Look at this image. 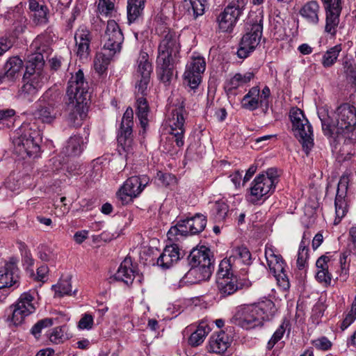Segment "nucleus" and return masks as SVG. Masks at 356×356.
Returning <instances> with one entry per match:
<instances>
[{"mask_svg": "<svg viewBox=\"0 0 356 356\" xmlns=\"http://www.w3.org/2000/svg\"><path fill=\"white\" fill-rule=\"evenodd\" d=\"M12 46L13 43L9 39L4 38H0V56L8 51Z\"/></svg>", "mask_w": 356, "mask_h": 356, "instance_id": "nucleus-60", "label": "nucleus"}, {"mask_svg": "<svg viewBox=\"0 0 356 356\" xmlns=\"http://www.w3.org/2000/svg\"><path fill=\"white\" fill-rule=\"evenodd\" d=\"M98 9L106 15L111 14L114 10V4L110 0H99Z\"/></svg>", "mask_w": 356, "mask_h": 356, "instance_id": "nucleus-51", "label": "nucleus"}, {"mask_svg": "<svg viewBox=\"0 0 356 356\" xmlns=\"http://www.w3.org/2000/svg\"><path fill=\"white\" fill-rule=\"evenodd\" d=\"M23 79L24 81L27 80L31 83L34 84L39 90L47 81V76L44 74L43 71H36L30 74H28L27 71H26Z\"/></svg>", "mask_w": 356, "mask_h": 356, "instance_id": "nucleus-42", "label": "nucleus"}, {"mask_svg": "<svg viewBox=\"0 0 356 356\" xmlns=\"http://www.w3.org/2000/svg\"><path fill=\"white\" fill-rule=\"evenodd\" d=\"M273 275L276 277L280 286L282 287L284 289H288L289 288L290 284L284 268V270L282 272H277V273H273Z\"/></svg>", "mask_w": 356, "mask_h": 356, "instance_id": "nucleus-52", "label": "nucleus"}, {"mask_svg": "<svg viewBox=\"0 0 356 356\" xmlns=\"http://www.w3.org/2000/svg\"><path fill=\"white\" fill-rule=\"evenodd\" d=\"M147 183L146 176H132L124 181L116 195L122 205L128 204L141 193Z\"/></svg>", "mask_w": 356, "mask_h": 356, "instance_id": "nucleus-10", "label": "nucleus"}, {"mask_svg": "<svg viewBox=\"0 0 356 356\" xmlns=\"http://www.w3.org/2000/svg\"><path fill=\"white\" fill-rule=\"evenodd\" d=\"M23 61L18 56L10 57L4 65L3 76L9 81H14L21 76Z\"/></svg>", "mask_w": 356, "mask_h": 356, "instance_id": "nucleus-29", "label": "nucleus"}, {"mask_svg": "<svg viewBox=\"0 0 356 356\" xmlns=\"http://www.w3.org/2000/svg\"><path fill=\"white\" fill-rule=\"evenodd\" d=\"M138 79H139L137 80L136 83V92L137 95H141L142 97H138L136 99V115L141 127L145 131L148 125L147 115L149 113V106L144 96L147 94V86L149 83L150 77L138 76Z\"/></svg>", "mask_w": 356, "mask_h": 356, "instance_id": "nucleus-16", "label": "nucleus"}, {"mask_svg": "<svg viewBox=\"0 0 356 356\" xmlns=\"http://www.w3.org/2000/svg\"><path fill=\"white\" fill-rule=\"evenodd\" d=\"M83 140L80 136H74L69 138L63 148V153L67 156L79 155L83 150Z\"/></svg>", "mask_w": 356, "mask_h": 356, "instance_id": "nucleus-36", "label": "nucleus"}, {"mask_svg": "<svg viewBox=\"0 0 356 356\" xmlns=\"http://www.w3.org/2000/svg\"><path fill=\"white\" fill-rule=\"evenodd\" d=\"M329 261L330 258L328 257L322 255L316 262V268L318 269L316 275V280L325 286H330L332 281V275L328 270Z\"/></svg>", "mask_w": 356, "mask_h": 356, "instance_id": "nucleus-30", "label": "nucleus"}, {"mask_svg": "<svg viewBox=\"0 0 356 356\" xmlns=\"http://www.w3.org/2000/svg\"><path fill=\"white\" fill-rule=\"evenodd\" d=\"M348 177L343 175L339 181L337 195L334 200L336 218L334 225H338L341 219L346 216L348 209L345 197L348 189Z\"/></svg>", "mask_w": 356, "mask_h": 356, "instance_id": "nucleus-19", "label": "nucleus"}, {"mask_svg": "<svg viewBox=\"0 0 356 356\" xmlns=\"http://www.w3.org/2000/svg\"><path fill=\"white\" fill-rule=\"evenodd\" d=\"M263 12L250 13L245 23V33L242 37L237 55L241 58H247L259 45L263 32Z\"/></svg>", "mask_w": 356, "mask_h": 356, "instance_id": "nucleus-6", "label": "nucleus"}, {"mask_svg": "<svg viewBox=\"0 0 356 356\" xmlns=\"http://www.w3.org/2000/svg\"><path fill=\"white\" fill-rule=\"evenodd\" d=\"M270 95V90L268 86H265L261 95V100H260V106L265 107V112L268 110V98Z\"/></svg>", "mask_w": 356, "mask_h": 356, "instance_id": "nucleus-59", "label": "nucleus"}, {"mask_svg": "<svg viewBox=\"0 0 356 356\" xmlns=\"http://www.w3.org/2000/svg\"><path fill=\"white\" fill-rule=\"evenodd\" d=\"M184 7L190 12L191 10L195 18L204 13L207 0H184Z\"/></svg>", "mask_w": 356, "mask_h": 356, "instance_id": "nucleus-41", "label": "nucleus"}, {"mask_svg": "<svg viewBox=\"0 0 356 356\" xmlns=\"http://www.w3.org/2000/svg\"><path fill=\"white\" fill-rule=\"evenodd\" d=\"M134 111L131 108L129 107L124 112L120 130L118 135V143L119 147L124 152L129 153L132 149L133 145V134L132 127L134 125Z\"/></svg>", "mask_w": 356, "mask_h": 356, "instance_id": "nucleus-15", "label": "nucleus"}, {"mask_svg": "<svg viewBox=\"0 0 356 356\" xmlns=\"http://www.w3.org/2000/svg\"><path fill=\"white\" fill-rule=\"evenodd\" d=\"M48 267L47 265H42L37 269V279L39 281H44L47 273Z\"/></svg>", "mask_w": 356, "mask_h": 356, "instance_id": "nucleus-63", "label": "nucleus"}, {"mask_svg": "<svg viewBox=\"0 0 356 356\" xmlns=\"http://www.w3.org/2000/svg\"><path fill=\"white\" fill-rule=\"evenodd\" d=\"M356 319V312L354 309H350V312L346 315L345 318L341 324V329L342 331L348 327Z\"/></svg>", "mask_w": 356, "mask_h": 356, "instance_id": "nucleus-55", "label": "nucleus"}, {"mask_svg": "<svg viewBox=\"0 0 356 356\" xmlns=\"http://www.w3.org/2000/svg\"><path fill=\"white\" fill-rule=\"evenodd\" d=\"M248 0H233L218 17L220 29L231 32L238 17L245 9Z\"/></svg>", "mask_w": 356, "mask_h": 356, "instance_id": "nucleus-11", "label": "nucleus"}, {"mask_svg": "<svg viewBox=\"0 0 356 356\" xmlns=\"http://www.w3.org/2000/svg\"><path fill=\"white\" fill-rule=\"evenodd\" d=\"M242 107L249 111L256 110L260 105V100L257 98L250 97L245 100V97L241 100Z\"/></svg>", "mask_w": 356, "mask_h": 356, "instance_id": "nucleus-50", "label": "nucleus"}, {"mask_svg": "<svg viewBox=\"0 0 356 356\" xmlns=\"http://www.w3.org/2000/svg\"><path fill=\"white\" fill-rule=\"evenodd\" d=\"M13 138L14 151L22 159L39 156L41 134L35 122H24L17 130Z\"/></svg>", "mask_w": 356, "mask_h": 356, "instance_id": "nucleus-5", "label": "nucleus"}, {"mask_svg": "<svg viewBox=\"0 0 356 356\" xmlns=\"http://www.w3.org/2000/svg\"><path fill=\"white\" fill-rule=\"evenodd\" d=\"M74 40L77 47V56L80 59L87 58L90 52L91 33L86 27H79L75 32Z\"/></svg>", "mask_w": 356, "mask_h": 356, "instance_id": "nucleus-22", "label": "nucleus"}, {"mask_svg": "<svg viewBox=\"0 0 356 356\" xmlns=\"http://www.w3.org/2000/svg\"><path fill=\"white\" fill-rule=\"evenodd\" d=\"M228 267L226 262H220L217 272L216 284L222 297L231 296L237 290L248 288L251 284L248 280H238L233 274V269Z\"/></svg>", "mask_w": 356, "mask_h": 356, "instance_id": "nucleus-8", "label": "nucleus"}, {"mask_svg": "<svg viewBox=\"0 0 356 356\" xmlns=\"http://www.w3.org/2000/svg\"><path fill=\"white\" fill-rule=\"evenodd\" d=\"M251 253L245 246L236 247L232 250V253L228 259H222L220 262H226L229 268L234 269L241 264H250Z\"/></svg>", "mask_w": 356, "mask_h": 356, "instance_id": "nucleus-24", "label": "nucleus"}, {"mask_svg": "<svg viewBox=\"0 0 356 356\" xmlns=\"http://www.w3.org/2000/svg\"><path fill=\"white\" fill-rule=\"evenodd\" d=\"M209 327L204 323H200L196 330L191 334L188 339L189 343L193 346L201 344L207 334L209 332Z\"/></svg>", "mask_w": 356, "mask_h": 356, "instance_id": "nucleus-39", "label": "nucleus"}, {"mask_svg": "<svg viewBox=\"0 0 356 356\" xmlns=\"http://www.w3.org/2000/svg\"><path fill=\"white\" fill-rule=\"evenodd\" d=\"M313 344L316 348L323 350H327L332 346L331 342L325 337L314 340Z\"/></svg>", "mask_w": 356, "mask_h": 356, "instance_id": "nucleus-56", "label": "nucleus"}, {"mask_svg": "<svg viewBox=\"0 0 356 356\" xmlns=\"http://www.w3.org/2000/svg\"><path fill=\"white\" fill-rule=\"evenodd\" d=\"M270 270L273 273H277L284 270L285 263L280 254H277L274 259H271L267 263Z\"/></svg>", "mask_w": 356, "mask_h": 356, "instance_id": "nucleus-48", "label": "nucleus"}, {"mask_svg": "<svg viewBox=\"0 0 356 356\" xmlns=\"http://www.w3.org/2000/svg\"><path fill=\"white\" fill-rule=\"evenodd\" d=\"M51 6L55 8L56 11L62 10L69 7L71 0H48Z\"/></svg>", "mask_w": 356, "mask_h": 356, "instance_id": "nucleus-57", "label": "nucleus"}, {"mask_svg": "<svg viewBox=\"0 0 356 356\" xmlns=\"http://www.w3.org/2000/svg\"><path fill=\"white\" fill-rule=\"evenodd\" d=\"M25 83L21 88V94L24 96V97H29V96L35 95L39 89L36 88L34 84L31 83L27 80L24 81Z\"/></svg>", "mask_w": 356, "mask_h": 356, "instance_id": "nucleus-49", "label": "nucleus"}, {"mask_svg": "<svg viewBox=\"0 0 356 356\" xmlns=\"http://www.w3.org/2000/svg\"><path fill=\"white\" fill-rule=\"evenodd\" d=\"M160 35L156 59V73L164 83H169L172 78L174 69L179 61L180 44L176 33L163 25L156 28Z\"/></svg>", "mask_w": 356, "mask_h": 356, "instance_id": "nucleus-1", "label": "nucleus"}, {"mask_svg": "<svg viewBox=\"0 0 356 356\" xmlns=\"http://www.w3.org/2000/svg\"><path fill=\"white\" fill-rule=\"evenodd\" d=\"M277 309L268 299L252 305L241 307L231 318V323L245 330L261 326L264 321L271 320Z\"/></svg>", "mask_w": 356, "mask_h": 356, "instance_id": "nucleus-4", "label": "nucleus"}, {"mask_svg": "<svg viewBox=\"0 0 356 356\" xmlns=\"http://www.w3.org/2000/svg\"><path fill=\"white\" fill-rule=\"evenodd\" d=\"M337 120L334 122L328 111L321 108L318 113L325 135L336 137L344 143L356 138V108L348 103L342 104L336 110Z\"/></svg>", "mask_w": 356, "mask_h": 356, "instance_id": "nucleus-2", "label": "nucleus"}, {"mask_svg": "<svg viewBox=\"0 0 356 356\" xmlns=\"http://www.w3.org/2000/svg\"><path fill=\"white\" fill-rule=\"evenodd\" d=\"M186 114L184 101L173 108L168 118V124L170 127V136L166 138L163 147L166 152H171L173 149L172 143L175 142L177 147L184 145V134L185 132L184 115Z\"/></svg>", "mask_w": 356, "mask_h": 356, "instance_id": "nucleus-7", "label": "nucleus"}, {"mask_svg": "<svg viewBox=\"0 0 356 356\" xmlns=\"http://www.w3.org/2000/svg\"><path fill=\"white\" fill-rule=\"evenodd\" d=\"M137 76L150 77L152 72V63L149 61V56L147 53H142L137 60Z\"/></svg>", "mask_w": 356, "mask_h": 356, "instance_id": "nucleus-38", "label": "nucleus"}, {"mask_svg": "<svg viewBox=\"0 0 356 356\" xmlns=\"http://www.w3.org/2000/svg\"><path fill=\"white\" fill-rule=\"evenodd\" d=\"M113 56V55H110V52H108V54L102 52L97 54L94 60V68L95 71L99 74L105 72L110 63L111 57Z\"/></svg>", "mask_w": 356, "mask_h": 356, "instance_id": "nucleus-40", "label": "nucleus"}, {"mask_svg": "<svg viewBox=\"0 0 356 356\" xmlns=\"http://www.w3.org/2000/svg\"><path fill=\"white\" fill-rule=\"evenodd\" d=\"M33 296L30 292H24L19 296L15 305L10 307L11 321L15 325L20 324L24 318L35 311Z\"/></svg>", "mask_w": 356, "mask_h": 356, "instance_id": "nucleus-17", "label": "nucleus"}, {"mask_svg": "<svg viewBox=\"0 0 356 356\" xmlns=\"http://www.w3.org/2000/svg\"><path fill=\"white\" fill-rule=\"evenodd\" d=\"M206 69V62L202 56H193L186 66L184 74V83L191 89H196L202 81Z\"/></svg>", "mask_w": 356, "mask_h": 356, "instance_id": "nucleus-13", "label": "nucleus"}, {"mask_svg": "<svg viewBox=\"0 0 356 356\" xmlns=\"http://www.w3.org/2000/svg\"><path fill=\"white\" fill-rule=\"evenodd\" d=\"M181 253L177 244L166 246L157 259V264L163 268H169L179 260Z\"/></svg>", "mask_w": 356, "mask_h": 356, "instance_id": "nucleus-26", "label": "nucleus"}, {"mask_svg": "<svg viewBox=\"0 0 356 356\" xmlns=\"http://www.w3.org/2000/svg\"><path fill=\"white\" fill-rule=\"evenodd\" d=\"M58 111L54 103L48 102L47 104L40 106L34 112L35 119L44 123H51L56 118Z\"/></svg>", "mask_w": 356, "mask_h": 356, "instance_id": "nucleus-33", "label": "nucleus"}, {"mask_svg": "<svg viewBox=\"0 0 356 356\" xmlns=\"http://www.w3.org/2000/svg\"><path fill=\"white\" fill-rule=\"evenodd\" d=\"M349 235L351 238L353 247L351 248L352 251L356 254V227H351L349 231Z\"/></svg>", "mask_w": 356, "mask_h": 356, "instance_id": "nucleus-64", "label": "nucleus"}, {"mask_svg": "<svg viewBox=\"0 0 356 356\" xmlns=\"http://www.w3.org/2000/svg\"><path fill=\"white\" fill-rule=\"evenodd\" d=\"M289 117L295 136L304 148L310 149L314 145L313 129L303 111L297 107L292 108L289 113Z\"/></svg>", "mask_w": 356, "mask_h": 356, "instance_id": "nucleus-9", "label": "nucleus"}, {"mask_svg": "<svg viewBox=\"0 0 356 356\" xmlns=\"http://www.w3.org/2000/svg\"><path fill=\"white\" fill-rule=\"evenodd\" d=\"M55 291V296L61 298L65 295H70L72 291L70 278H66L60 280V282L52 286Z\"/></svg>", "mask_w": 356, "mask_h": 356, "instance_id": "nucleus-43", "label": "nucleus"}, {"mask_svg": "<svg viewBox=\"0 0 356 356\" xmlns=\"http://www.w3.org/2000/svg\"><path fill=\"white\" fill-rule=\"evenodd\" d=\"M320 6L316 1L307 2L300 10V15L309 24H318Z\"/></svg>", "mask_w": 356, "mask_h": 356, "instance_id": "nucleus-31", "label": "nucleus"}, {"mask_svg": "<svg viewBox=\"0 0 356 356\" xmlns=\"http://www.w3.org/2000/svg\"><path fill=\"white\" fill-rule=\"evenodd\" d=\"M63 327H55L50 334L49 339L54 343H59L63 341L64 337Z\"/></svg>", "mask_w": 356, "mask_h": 356, "instance_id": "nucleus-54", "label": "nucleus"}, {"mask_svg": "<svg viewBox=\"0 0 356 356\" xmlns=\"http://www.w3.org/2000/svg\"><path fill=\"white\" fill-rule=\"evenodd\" d=\"M207 217L201 213H196L194 216L187 218L182 223H179L177 226L171 227L168 232V236L170 238L172 236L177 235L179 232L183 234L185 232L182 228L188 229L191 235L197 234L202 232L207 225Z\"/></svg>", "mask_w": 356, "mask_h": 356, "instance_id": "nucleus-18", "label": "nucleus"}, {"mask_svg": "<svg viewBox=\"0 0 356 356\" xmlns=\"http://www.w3.org/2000/svg\"><path fill=\"white\" fill-rule=\"evenodd\" d=\"M213 269L211 267L191 266V268L180 280V285L193 284L209 280Z\"/></svg>", "mask_w": 356, "mask_h": 356, "instance_id": "nucleus-21", "label": "nucleus"}, {"mask_svg": "<svg viewBox=\"0 0 356 356\" xmlns=\"http://www.w3.org/2000/svg\"><path fill=\"white\" fill-rule=\"evenodd\" d=\"M211 257L210 250L202 245L200 248H193L188 256L190 266L211 267L214 269L213 261Z\"/></svg>", "mask_w": 356, "mask_h": 356, "instance_id": "nucleus-23", "label": "nucleus"}, {"mask_svg": "<svg viewBox=\"0 0 356 356\" xmlns=\"http://www.w3.org/2000/svg\"><path fill=\"white\" fill-rule=\"evenodd\" d=\"M342 6L325 7V31L332 35H334L337 32V28L339 24V16L341 15Z\"/></svg>", "mask_w": 356, "mask_h": 356, "instance_id": "nucleus-28", "label": "nucleus"}, {"mask_svg": "<svg viewBox=\"0 0 356 356\" xmlns=\"http://www.w3.org/2000/svg\"><path fill=\"white\" fill-rule=\"evenodd\" d=\"M88 84L85 81L83 72L79 70L68 81L67 94L69 97L70 112L68 120L74 127L81 125L86 118L88 101Z\"/></svg>", "mask_w": 356, "mask_h": 356, "instance_id": "nucleus-3", "label": "nucleus"}, {"mask_svg": "<svg viewBox=\"0 0 356 356\" xmlns=\"http://www.w3.org/2000/svg\"><path fill=\"white\" fill-rule=\"evenodd\" d=\"M308 251V248H307L304 241H302L299 247L297 258V266L299 269H302L305 266L309 256Z\"/></svg>", "mask_w": 356, "mask_h": 356, "instance_id": "nucleus-47", "label": "nucleus"}, {"mask_svg": "<svg viewBox=\"0 0 356 356\" xmlns=\"http://www.w3.org/2000/svg\"><path fill=\"white\" fill-rule=\"evenodd\" d=\"M44 37L38 36L32 43V47L35 49V52L28 57L26 71L28 74L36 71H43L44 65V57H47L50 49L48 45L43 44Z\"/></svg>", "mask_w": 356, "mask_h": 356, "instance_id": "nucleus-14", "label": "nucleus"}, {"mask_svg": "<svg viewBox=\"0 0 356 356\" xmlns=\"http://www.w3.org/2000/svg\"><path fill=\"white\" fill-rule=\"evenodd\" d=\"M123 41L124 35L119 25L114 20H108L102 36L104 50L110 52V55H115L120 51Z\"/></svg>", "mask_w": 356, "mask_h": 356, "instance_id": "nucleus-12", "label": "nucleus"}, {"mask_svg": "<svg viewBox=\"0 0 356 356\" xmlns=\"http://www.w3.org/2000/svg\"><path fill=\"white\" fill-rule=\"evenodd\" d=\"M232 182L234 184L236 188L240 186L241 181L242 179V172L236 170L234 173L229 176Z\"/></svg>", "mask_w": 356, "mask_h": 356, "instance_id": "nucleus-62", "label": "nucleus"}, {"mask_svg": "<svg viewBox=\"0 0 356 356\" xmlns=\"http://www.w3.org/2000/svg\"><path fill=\"white\" fill-rule=\"evenodd\" d=\"M274 180L272 177L265 176L264 174L257 175L252 182L250 187V195L254 197L252 200L255 202L261 199L262 197L273 191Z\"/></svg>", "mask_w": 356, "mask_h": 356, "instance_id": "nucleus-20", "label": "nucleus"}, {"mask_svg": "<svg viewBox=\"0 0 356 356\" xmlns=\"http://www.w3.org/2000/svg\"><path fill=\"white\" fill-rule=\"evenodd\" d=\"M145 0H128L127 18L129 23L134 22L143 14Z\"/></svg>", "mask_w": 356, "mask_h": 356, "instance_id": "nucleus-37", "label": "nucleus"}, {"mask_svg": "<svg viewBox=\"0 0 356 356\" xmlns=\"http://www.w3.org/2000/svg\"><path fill=\"white\" fill-rule=\"evenodd\" d=\"M136 275V267L134 266L131 258L127 257L120 264L114 277L129 286L133 283Z\"/></svg>", "mask_w": 356, "mask_h": 356, "instance_id": "nucleus-25", "label": "nucleus"}, {"mask_svg": "<svg viewBox=\"0 0 356 356\" xmlns=\"http://www.w3.org/2000/svg\"><path fill=\"white\" fill-rule=\"evenodd\" d=\"M229 345L227 335L225 332H220L211 337L207 349L209 352L221 354L227 350Z\"/></svg>", "mask_w": 356, "mask_h": 356, "instance_id": "nucleus-32", "label": "nucleus"}, {"mask_svg": "<svg viewBox=\"0 0 356 356\" xmlns=\"http://www.w3.org/2000/svg\"><path fill=\"white\" fill-rule=\"evenodd\" d=\"M254 76L252 72H248L244 74L236 73L225 82V88L227 91H232L239 87L243 86L248 83Z\"/></svg>", "mask_w": 356, "mask_h": 356, "instance_id": "nucleus-35", "label": "nucleus"}, {"mask_svg": "<svg viewBox=\"0 0 356 356\" xmlns=\"http://www.w3.org/2000/svg\"><path fill=\"white\" fill-rule=\"evenodd\" d=\"M341 49L339 46H334V47L327 50L323 56L322 64L325 67H329L334 65L336 62Z\"/></svg>", "mask_w": 356, "mask_h": 356, "instance_id": "nucleus-44", "label": "nucleus"}, {"mask_svg": "<svg viewBox=\"0 0 356 356\" xmlns=\"http://www.w3.org/2000/svg\"><path fill=\"white\" fill-rule=\"evenodd\" d=\"M286 325L287 323L286 322H283L273 333L271 339L267 343L266 348L268 350H271L275 346V345L283 337L286 332Z\"/></svg>", "mask_w": 356, "mask_h": 356, "instance_id": "nucleus-46", "label": "nucleus"}, {"mask_svg": "<svg viewBox=\"0 0 356 356\" xmlns=\"http://www.w3.org/2000/svg\"><path fill=\"white\" fill-rule=\"evenodd\" d=\"M33 22L36 26L46 25L49 22V9L46 6L33 14Z\"/></svg>", "mask_w": 356, "mask_h": 356, "instance_id": "nucleus-45", "label": "nucleus"}, {"mask_svg": "<svg viewBox=\"0 0 356 356\" xmlns=\"http://www.w3.org/2000/svg\"><path fill=\"white\" fill-rule=\"evenodd\" d=\"M15 115L13 109H5L0 111V123L8 121Z\"/></svg>", "mask_w": 356, "mask_h": 356, "instance_id": "nucleus-61", "label": "nucleus"}, {"mask_svg": "<svg viewBox=\"0 0 356 356\" xmlns=\"http://www.w3.org/2000/svg\"><path fill=\"white\" fill-rule=\"evenodd\" d=\"M348 253L347 252H343L341 254L339 258V263L341 265V274L340 276L343 277V280L346 279V276L348 274V266L346 265V259L348 257Z\"/></svg>", "mask_w": 356, "mask_h": 356, "instance_id": "nucleus-58", "label": "nucleus"}, {"mask_svg": "<svg viewBox=\"0 0 356 356\" xmlns=\"http://www.w3.org/2000/svg\"><path fill=\"white\" fill-rule=\"evenodd\" d=\"M210 218L215 222H224L228 216L229 206L223 200L210 202Z\"/></svg>", "mask_w": 356, "mask_h": 356, "instance_id": "nucleus-34", "label": "nucleus"}, {"mask_svg": "<svg viewBox=\"0 0 356 356\" xmlns=\"http://www.w3.org/2000/svg\"><path fill=\"white\" fill-rule=\"evenodd\" d=\"M93 325V317L89 314H85L83 315L80 321H79V327L81 330H90L92 328Z\"/></svg>", "mask_w": 356, "mask_h": 356, "instance_id": "nucleus-53", "label": "nucleus"}, {"mask_svg": "<svg viewBox=\"0 0 356 356\" xmlns=\"http://www.w3.org/2000/svg\"><path fill=\"white\" fill-rule=\"evenodd\" d=\"M19 280L18 268L15 262L6 264L5 269L0 270V289L10 287Z\"/></svg>", "mask_w": 356, "mask_h": 356, "instance_id": "nucleus-27", "label": "nucleus"}]
</instances>
